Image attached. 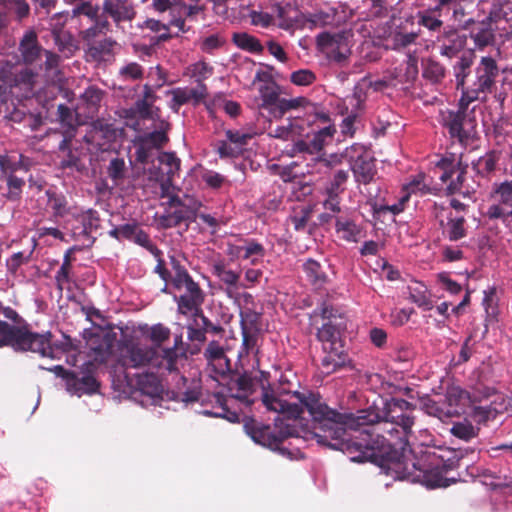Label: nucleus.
Listing matches in <instances>:
<instances>
[{
	"label": "nucleus",
	"mask_w": 512,
	"mask_h": 512,
	"mask_svg": "<svg viewBox=\"0 0 512 512\" xmlns=\"http://www.w3.org/2000/svg\"><path fill=\"white\" fill-rule=\"evenodd\" d=\"M46 194L48 197V205L52 209L54 216L63 217L69 213L68 202L64 195L50 190H48Z\"/></svg>",
	"instance_id": "09e8293b"
},
{
	"label": "nucleus",
	"mask_w": 512,
	"mask_h": 512,
	"mask_svg": "<svg viewBox=\"0 0 512 512\" xmlns=\"http://www.w3.org/2000/svg\"><path fill=\"white\" fill-rule=\"evenodd\" d=\"M165 197H168V206L169 207H184L188 210L190 214H193L195 217L197 216L198 210L201 208L202 203L197 198H195L192 195L183 194H172L167 195Z\"/></svg>",
	"instance_id": "473e14b6"
},
{
	"label": "nucleus",
	"mask_w": 512,
	"mask_h": 512,
	"mask_svg": "<svg viewBox=\"0 0 512 512\" xmlns=\"http://www.w3.org/2000/svg\"><path fill=\"white\" fill-rule=\"evenodd\" d=\"M479 25L477 29L470 32V37L478 49H483L494 42L495 35L491 25L482 24V21Z\"/></svg>",
	"instance_id": "ea45409f"
},
{
	"label": "nucleus",
	"mask_w": 512,
	"mask_h": 512,
	"mask_svg": "<svg viewBox=\"0 0 512 512\" xmlns=\"http://www.w3.org/2000/svg\"><path fill=\"white\" fill-rule=\"evenodd\" d=\"M472 64V54L461 56L459 60L454 64L453 71L456 79L457 90L465 87L466 78L470 75Z\"/></svg>",
	"instance_id": "f704fd0d"
},
{
	"label": "nucleus",
	"mask_w": 512,
	"mask_h": 512,
	"mask_svg": "<svg viewBox=\"0 0 512 512\" xmlns=\"http://www.w3.org/2000/svg\"><path fill=\"white\" fill-rule=\"evenodd\" d=\"M225 42V38L222 35L216 33L202 39L199 47L202 52L212 54L215 50H218L224 46Z\"/></svg>",
	"instance_id": "e2e57ef3"
},
{
	"label": "nucleus",
	"mask_w": 512,
	"mask_h": 512,
	"mask_svg": "<svg viewBox=\"0 0 512 512\" xmlns=\"http://www.w3.org/2000/svg\"><path fill=\"white\" fill-rule=\"evenodd\" d=\"M206 7L203 4L186 3L184 0L177 1L174 14L170 18V25L176 27L179 32L185 34L191 29L187 21L196 22L199 15H204Z\"/></svg>",
	"instance_id": "9b49d317"
},
{
	"label": "nucleus",
	"mask_w": 512,
	"mask_h": 512,
	"mask_svg": "<svg viewBox=\"0 0 512 512\" xmlns=\"http://www.w3.org/2000/svg\"><path fill=\"white\" fill-rule=\"evenodd\" d=\"M498 161V152L492 150L472 162V168L478 176L489 177L496 170Z\"/></svg>",
	"instance_id": "7c9ffc66"
},
{
	"label": "nucleus",
	"mask_w": 512,
	"mask_h": 512,
	"mask_svg": "<svg viewBox=\"0 0 512 512\" xmlns=\"http://www.w3.org/2000/svg\"><path fill=\"white\" fill-rule=\"evenodd\" d=\"M0 314L13 323L0 320V347L7 346L14 351H31L45 355L49 335L32 332L29 324L11 307L0 306Z\"/></svg>",
	"instance_id": "7ed1b4c3"
},
{
	"label": "nucleus",
	"mask_w": 512,
	"mask_h": 512,
	"mask_svg": "<svg viewBox=\"0 0 512 512\" xmlns=\"http://www.w3.org/2000/svg\"><path fill=\"white\" fill-rule=\"evenodd\" d=\"M290 81L297 86H308L316 81V75L312 70L300 69L291 73Z\"/></svg>",
	"instance_id": "338daca9"
},
{
	"label": "nucleus",
	"mask_w": 512,
	"mask_h": 512,
	"mask_svg": "<svg viewBox=\"0 0 512 512\" xmlns=\"http://www.w3.org/2000/svg\"><path fill=\"white\" fill-rule=\"evenodd\" d=\"M302 270L307 281L316 288H322L329 283V276L324 266L315 259H306L302 264Z\"/></svg>",
	"instance_id": "a878e982"
},
{
	"label": "nucleus",
	"mask_w": 512,
	"mask_h": 512,
	"mask_svg": "<svg viewBox=\"0 0 512 512\" xmlns=\"http://www.w3.org/2000/svg\"><path fill=\"white\" fill-rule=\"evenodd\" d=\"M116 340V334L109 330L97 328L86 336L87 347L92 351L96 361L106 362Z\"/></svg>",
	"instance_id": "9d476101"
},
{
	"label": "nucleus",
	"mask_w": 512,
	"mask_h": 512,
	"mask_svg": "<svg viewBox=\"0 0 512 512\" xmlns=\"http://www.w3.org/2000/svg\"><path fill=\"white\" fill-rule=\"evenodd\" d=\"M104 92L96 87L89 86L81 95V100L85 103L87 113L93 115L98 112Z\"/></svg>",
	"instance_id": "a19ab883"
},
{
	"label": "nucleus",
	"mask_w": 512,
	"mask_h": 512,
	"mask_svg": "<svg viewBox=\"0 0 512 512\" xmlns=\"http://www.w3.org/2000/svg\"><path fill=\"white\" fill-rule=\"evenodd\" d=\"M478 399L475 394H470L459 386H452L447 389L446 401L449 410L458 409L460 414L465 413V409L474 405Z\"/></svg>",
	"instance_id": "393cba45"
},
{
	"label": "nucleus",
	"mask_w": 512,
	"mask_h": 512,
	"mask_svg": "<svg viewBox=\"0 0 512 512\" xmlns=\"http://www.w3.org/2000/svg\"><path fill=\"white\" fill-rule=\"evenodd\" d=\"M204 357L219 375L231 372L230 360L227 358L223 347L217 341H211L204 351Z\"/></svg>",
	"instance_id": "4be33fe9"
},
{
	"label": "nucleus",
	"mask_w": 512,
	"mask_h": 512,
	"mask_svg": "<svg viewBox=\"0 0 512 512\" xmlns=\"http://www.w3.org/2000/svg\"><path fill=\"white\" fill-rule=\"evenodd\" d=\"M240 328L241 331L261 332V314L249 308L241 310Z\"/></svg>",
	"instance_id": "79ce46f5"
},
{
	"label": "nucleus",
	"mask_w": 512,
	"mask_h": 512,
	"mask_svg": "<svg viewBox=\"0 0 512 512\" xmlns=\"http://www.w3.org/2000/svg\"><path fill=\"white\" fill-rule=\"evenodd\" d=\"M423 404L427 414L437 417L441 421H444L445 419L451 418L456 415H460V411L458 409H448L445 411L437 402L430 398H427Z\"/></svg>",
	"instance_id": "864d4df0"
},
{
	"label": "nucleus",
	"mask_w": 512,
	"mask_h": 512,
	"mask_svg": "<svg viewBox=\"0 0 512 512\" xmlns=\"http://www.w3.org/2000/svg\"><path fill=\"white\" fill-rule=\"evenodd\" d=\"M191 77L195 78L196 86L206 85L204 81L213 74V67L205 61L192 64L189 68Z\"/></svg>",
	"instance_id": "5fc2aeb1"
},
{
	"label": "nucleus",
	"mask_w": 512,
	"mask_h": 512,
	"mask_svg": "<svg viewBox=\"0 0 512 512\" xmlns=\"http://www.w3.org/2000/svg\"><path fill=\"white\" fill-rule=\"evenodd\" d=\"M406 190L408 193L401 198L399 203L391 205V206H383L380 208V210H386L392 212L394 215L399 214L404 210V204L409 199V195L411 193H417L420 192L421 194H425L427 189L426 185L422 182L421 179H415L407 184Z\"/></svg>",
	"instance_id": "c9c22d12"
},
{
	"label": "nucleus",
	"mask_w": 512,
	"mask_h": 512,
	"mask_svg": "<svg viewBox=\"0 0 512 512\" xmlns=\"http://www.w3.org/2000/svg\"><path fill=\"white\" fill-rule=\"evenodd\" d=\"M349 362L347 352L343 345L322 348L320 367L325 374H331L344 367Z\"/></svg>",
	"instance_id": "a211bd4d"
},
{
	"label": "nucleus",
	"mask_w": 512,
	"mask_h": 512,
	"mask_svg": "<svg viewBox=\"0 0 512 512\" xmlns=\"http://www.w3.org/2000/svg\"><path fill=\"white\" fill-rule=\"evenodd\" d=\"M228 390L232 397L245 403L247 406L255 403V398H251L255 393L254 379L247 371L243 373L231 372Z\"/></svg>",
	"instance_id": "f8f14e48"
},
{
	"label": "nucleus",
	"mask_w": 512,
	"mask_h": 512,
	"mask_svg": "<svg viewBox=\"0 0 512 512\" xmlns=\"http://www.w3.org/2000/svg\"><path fill=\"white\" fill-rule=\"evenodd\" d=\"M25 185V181L22 178L16 177L13 174H10L7 177V186L8 193L6 195L7 199L11 201H16L20 198L22 193V188Z\"/></svg>",
	"instance_id": "69168bd1"
},
{
	"label": "nucleus",
	"mask_w": 512,
	"mask_h": 512,
	"mask_svg": "<svg viewBox=\"0 0 512 512\" xmlns=\"http://www.w3.org/2000/svg\"><path fill=\"white\" fill-rule=\"evenodd\" d=\"M409 299L424 310H431L433 308V303L428 295V289L421 283L409 287Z\"/></svg>",
	"instance_id": "37998d69"
},
{
	"label": "nucleus",
	"mask_w": 512,
	"mask_h": 512,
	"mask_svg": "<svg viewBox=\"0 0 512 512\" xmlns=\"http://www.w3.org/2000/svg\"><path fill=\"white\" fill-rule=\"evenodd\" d=\"M440 43V54L442 56L452 58L464 47L465 38L462 36L454 38V40L443 41Z\"/></svg>",
	"instance_id": "0e129e2a"
},
{
	"label": "nucleus",
	"mask_w": 512,
	"mask_h": 512,
	"mask_svg": "<svg viewBox=\"0 0 512 512\" xmlns=\"http://www.w3.org/2000/svg\"><path fill=\"white\" fill-rule=\"evenodd\" d=\"M214 150L221 159L237 158L243 153L238 146H234L227 139L217 140L214 144Z\"/></svg>",
	"instance_id": "13d9d810"
},
{
	"label": "nucleus",
	"mask_w": 512,
	"mask_h": 512,
	"mask_svg": "<svg viewBox=\"0 0 512 512\" xmlns=\"http://www.w3.org/2000/svg\"><path fill=\"white\" fill-rule=\"evenodd\" d=\"M254 379V389H261L260 402L270 412L282 414L289 418H302L303 413L311 416V423L304 427V435L319 437L321 442H331V435L340 433L341 423L349 416L341 415L337 410L330 408L319 392L304 389L291 392L282 385L270 383V373L259 371Z\"/></svg>",
	"instance_id": "f03ea898"
},
{
	"label": "nucleus",
	"mask_w": 512,
	"mask_h": 512,
	"mask_svg": "<svg viewBox=\"0 0 512 512\" xmlns=\"http://www.w3.org/2000/svg\"><path fill=\"white\" fill-rule=\"evenodd\" d=\"M442 125L448 130L449 135L453 139H457L460 143H466L471 132L465 129V124H473L474 118L467 120V115L459 111L447 110L441 113Z\"/></svg>",
	"instance_id": "ddd939ff"
},
{
	"label": "nucleus",
	"mask_w": 512,
	"mask_h": 512,
	"mask_svg": "<svg viewBox=\"0 0 512 512\" xmlns=\"http://www.w3.org/2000/svg\"><path fill=\"white\" fill-rule=\"evenodd\" d=\"M42 54L45 56V61L40 68L44 69L46 77L50 78L58 72L61 58L58 54L46 49L43 50Z\"/></svg>",
	"instance_id": "680f3d73"
},
{
	"label": "nucleus",
	"mask_w": 512,
	"mask_h": 512,
	"mask_svg": "<svg viewBox=\"0 0 512 512\" xmlns=\"http://www.w3.org/2000/svg\"><path fill=\"white\" fill-rule=\"evenodd\" d=\"M414 405L404 399L391 398L382 401V406H373L356 413H341L352 419H344L340 433L331 435V442H321L319 437L304 435V427L311 423V416L289 418L294 424L277 422L265 424L254 418L244 423L251 439L280 455L291 458L292 452L283 446L290 437L316 440L318 444L342 451L352 462H372L399 479L421 483L428 488L447 487L445 474L452 468L443 455L434 448L420 451L416 457L408 448L409 437L415 424Z\"/></svg>",
	"instance_id": "f257e3e1"
},
{
	"label": "nucleus",
	"mask_w": 512,
	"mask_h": 512,
	"mask_svg": "<svg viewBox=\"0 0 512 512\" xmlns=\"http://www.w3.org/2000/svg\"><path fill=\"white\" fill-rule=\"evenodd\" d=\"M170 336L171 331L167 326L161 323L151 326L147 335L153 344L150 348H156L159 354H161V349H164L162 345L169 340Z\"/></svg>",
	"instance_id": "c03bdc74"
},
{
	"label": "nucleus",
	"mask_w": 512,
	"mask_h": 512,
	"mask_svg": "<svg viewBox=\"0 0 512 512\" xmlns=\"http://www.w3.org/2000/svg\"><path fill=\"white\" fill-rule=\"evenodd\" d=\"M18 50L23 63L32 65L41 59L43 48L38 42L37 34L34 30L26 31L19 42Z\"/></svg>",
	"instance_id": "6ab92c4d"
},
{
	"label": "nucleus",
	"mask_w": 512,
	"mask_h": 512,
	"mask_svg": "<svg viewBox=\"0 0 512 512\" xmlns=\"http://www.w3.org/2000/svg\"><path fill=\"white\" fill-rule=\"evenodd\" d=\"M451 433L462 440L469 441L470 439L477 436L474 426L468 422L455 423L451 428Z\"/></svg>",
	"instance_id": "774afa93"
},
{
	"label": "nucleus",
	"mask_w": 512,
	"mask_h": 512,
	"mask_svg": "<svg viewBox=\"0 0 512 512\" xmlns=\"http://www.w3.org/2000/svg\"><path fill=\"white\" fill-rule=\"evenodd\" d=\"M32 254H33V249L29 250L28 252L19 251V252L13 253L6 260L7 271L12 275H16L21 266L28 264L30 262Z\"/></svg>",
	"instance_id": "603ef678"
},
{
	"label": "nucleus",
	"mask_w": 512,
	"mask_h": 512,
	"mask_svg": "<svg viewBox=\"0 0 512 512\" xmlns=\"http://www.w3.org/2000/svg\"><path fill=\"white\" fill-rule=\"evenodd\" d=\"M317 340L321 343V348L327 349L330 346L343 345L341 339V328L337 322H325L317 329Z\"/></svg>",
	"instance_id": "cd10ccee"
},
{
	"label": "nucleus",
	"mask_w": 512,
	"mask_h": 512,
	"mask_svg": "<svg viewBox=\"0 0 512 512\" xmlns=\"http://www.w3.org/2000/svg\"><path fill=\"white\" fill-rule=\"evenodd\" d=\"M440 16L441 12L434 11V7L420 11L417 13L418 24L429 31H440L443 26V21L439 18Z\"/></svg>",
	"instance_id": "58836bf2"
},
{
	"label": "nucleus",
	"mask_w": 512,
	"mask_h": 512,
	"mask_svg": "<svg viewBox=\"0 0 512 512\" xmlns=\"http://www.w3.org/2000/svg\"><path fill=\"white\" fill-rule=\"evenodd\" d=\"M232 42L241 50L261 54L264 50L261 42L255 37L246 32H235L232 35Z\"/></svg>",
	"instance_id": "2f4dec72"
},
{
	"label": "nucleus",
	"mask_w": 512,
	"mask_h": 512,
	"mask_svg": "<svg viewBox=\"0 0 512 512\" xmlns=\"http://www.w3.org/2000/svg\"><path fill=\"white\" fill-rule=\"evenodd\" d=\"M446 74L445 67L438 61L429 59L423 69V77L432 83H440Z\"/></svg>",
	"instance_id": "8fccbe9b"
},
{
	"label": "nucleus",
	"mask_w": 512,
	"mask_h": 512,
	"mask_svg": "<svg viewBox=\"0 0 512 512\" xmlns=\"http://www.w3.org/2000/svg\"><path fill=\"white\" fill-rule=\"evenodd\" d=\"M167 94L172 96V99L169 103L170 109L178 113L181 106L192 103L193 106L199 105L203 102L208 96V88L207 85H200V87L188 88V87H178L172 90H169Z\"/></svg>",
	"instance_id": "4468645a"
},
{
	"label": "nucleus",
	"mask_w": 512,
	"mask_h": 512,
	"mask_svg": "<svg viewBox=\"0 0 512 512\" xmlns=\"http://www.w3.org/2000/svg\"><path fill=\"white\" fill-rule=\"evenodd\" d=\"M102 10L103 15L110 17L116 25L132 21L136 16V10L131 0H104Z\"/></svg>",
	"instance_id": "dca6fc26"
},
{
	"label": "nucleus",
	"mask_w": 512,
	"mask_h": 512,
	"mask_svg": "<svg viewBox=\"0 0 512 512\" xmlns=\"http://www.w3.org/2000/svg\"><path fill=\"white\" fill-rule=\"evenodd\" d=\"M44 335H49V340H48V348L45 350V355H42L43 357L54 358V355H53L54 350H58L63 353L77 350V346L74 344L73 340L67 335H63L61 340H57L54 343H51L52 335L50 332H47Z\"/></svg>",
	"instance_id": "de8ad7c7"
},
{
	"label": "nucleus",
	"mask_w": 512,
	"mask_h": 512,
	"mask_svg": "<svg viewBox=\"0 0 512 512\" xmlns=\"http://www.w3.org/2000/svg\"><path fill=\"white\" fill-rule=\"evenodd\" d=\"M66 387L70 393L81 396L83 394L96 393L99 389V383L95 377L90 374H84L82 377H78L76 372H73Z\"/></svg>",
	"instance_id": "bb28decb"
},
{
	"label": "nucleus",
	"mask_w": 512,
	"mask_h": 512,
	"mask_svg": "<svg viewBox=\"0 0 512 512\" xmlns=\"http://www.w3.org/2000/svg\"><path fill=\"white\" fill-rule=\"evenodd\" d=\"M116 44V41L111 38L92 41L87 45V53L93 60L103 61L113 55V48Z\"/></svg>",
	"instance_id": "c756f323"
},
{
	"label": "nucleus",
	"mask_w": 512,
	"mask_h": 512,
	"mask_svg": "<svg viewBox=\"0 0 512 512\" xmlns=\"http://www.w3.org/2000/svg\"><path fill=\"white\" fill-rule=\"evenodd\" d=\"M212 273L219 278L220 281L230 287H236L240 279V273L228 269L223 259L214 261L212 264Z\"/></svg>",
	"instance_id": "72a5a7b5"
},
{
	"label": "nucleus",
	"mask_w": 512,
	"mask_h": 512,
	"mask_svg": "<svg viewBox=\"0 0 512 512\" xmlns=\"http://www.w3.org/2000/svg\"><path fill=\"white\" fill-rule=\"evenodd\" d=\"M345 160L350 164L355 181L367 185L377 175L376 160L362 144L354 143L344 151Z\"/></svg>",
	"instance_id": "20e7f679"
},
{
	"label": "nucleus",
	"mask_w": 512,
	"mask_h": 512,
	"mask_svg": "<svg viewBox=\"0 0 512 512\" xmlns=\"http://www.w3.org/2000/svg\"><path fill=\"white\" fill-rule=\"evenodd\" d=\"M260 334L261 332L241 331L242 344L239 352L240 357L258 353Z\"/></svg>",
	"instance_id": "49530a36"
},
{
	"label": "nucleus",
	"mask_w": 512,
	"mask_h": 512,
	"mask_svg": "<svg viewBox=\"0 0 512 512\" xmlns=\"http://www.w3.org/2000/svg\"><path fill=\"white\" fill-rule=\"evenodd\" d=\"M37 76L38 74L30 68H23L15 74L11 73L10 67L0 70V81L11 90L19 89L20 96L24 98L34 94Z\"/></svg>",
	"instance_id": "6e6552de"
},
{
	"label": "nucleus",
	"mask_w": 512,
	"mask_h": 512,
	"mask_svg": "<svg viewBox=\"0 0 512 512\" xmlns=\"http://www.w3.org/2000/svg\"><path fill=\"white\" fill-rule=\"evenodd\" d=\"M173 288L178 291L184 290L182 294L174 297L178 314L188 316L201 311L206 294L192 276L173 285Z\"/></svg>",
	"instance_id": "39448f33"
},
{
	"label": "nucleus",
	"mask_w": 512,
	"mask_h": 512,
	"mask_svg": "<svg viewBox=\"0 0 512 512\" xmlns=\"http://www.w3.org/2000/svg\"><path fill=\"white\" fill-rule=\"evenodd\" d=\"M136 386L138 391L156 404L162 399L163 386L157 375L153 373H142L137 376Z\"/></svg>",
	"instance_id": "412c9836"
},
{
	"label": "nucleus",
	"mask_w": 512,
	"mask_h": 512,
	"mask_svg": "<svg viewBox=\"0 0 512 512\" xmlns=\"http://www.w3.org/2000/svg\"><path fill=\"white\" fill-rule=\"evenodd\" d=\"M447 224L444 234L450 241H459L466 237L467 229L465 227L466 220L464 217H447Z\"/></svg>",
	"instance_id": "e433bc0d"
},
{
	"label": "nucleus",
	"mask_w": 512,
	"mask_h": 512,
	"mask_svg": "<svg viewBox=\"0 0 512 512\" xmlns=\"http://www.w3.org/2000/svg\"><path fill=\"white\" fill-rule=\"evenodd\" d=\"M316 42L319 50L326 58L338 65H345L351 55L348 36L345 32H322L317 35Z\"/></svg>",
	"instance_id": "423d86ee"
},
{
	"label": "nucleus",
	"mask_w": 512,
	"mask_h": 512,
	"mask_svg": "<svg viewBox=\"0 0 512 512\" xmlns=\"http://www.w3.org/2000/svg\"><path fill=\"white\" fill-rule=\"evenodd\" d=\"M256 79L263 81V84L259 86V95L262 103L260 108L266 109L274 117V108L278 107L281 98L279 97V87L271 79L263 80L262 75L257 73Z\"/></svg>",
	"instance_id": "5701e85b"
},
{
	"label": "nucleus",
	"mask_w": 512,
	"mask_h": 512,
	"mask_svg": "<svg viewBox=\"0 0 512 512\" xmlns=\"http://www.w3.org/2000/svg\"><path fill=\"white\" fill-rule=\"evenodd\" d=\"M418 73V57L415 53H408L407 59L392 71L391 77L399 84H412Z\"/></svg>",
	"instance_id": "b1692460"
},
{
	"label": "nucleus",
	"mask_w": 512,
	"mask_h": 512,
	"mask_svg": "<svg viewBox=\"0 0 512 512\" xmlns=\"http://www.w3.org/2000/svg\"><path fill=\"white\" fill-rule=\"evenodd\" d=\"M311 105V102L306 97H296L292 99L281 98L278 107L274 108V118L280 119L287 111L305 108Z\"/></svg>",
	"instance_id": "a18cd8bd"
},
{
	"label": "nucleus",
	"mask_w": 512,
	"mask_h": 512,
	"mask_svg": "<svg viewBox=\"0 0 512 512\" xmlns=\"http://www.w3.org/2000/svg\"><path fill=\"white\" fill-rule=\"evenodd\" d=\"M107 173L109 178L114 182V184H119L125 178L126 164L124 159H111L107 167Z\"/></svg>",
	"instance_id": "bf43d9fd"
},
{
	"label": "nucleus",
	"mask_w": 512,
	"mask_h": 512,
	"mask_svg": "<svg viewBox=\"0 0 512 512\" xmlns=\"http://www.w3.org/2000/svg\"><path fill=\"white\" fill-rule=\"evenodd\" d=\"M158 161L161 165L162 176L161 182V196L165 197L169 191L174 176L179 172L181 160L174 152H162L158 156Z\"/></svg>",
	"instance_id": "f3484780"
},
{
	"label": "nucleus",
	"mask_w": 512,
	"mask_h": 512,
	"mask_svg": "<svg viewBox=\"0 0 512 512\" xmlns=\"http://www.w3.org/2000/svg\"><path fill=\"white\" fill-rule=\"evenodd\" d=\"M242 248V258L251 259V264L253 265L257 263V259L253 258L254 256L262 258L265 255L264 246L255 240H245V245Z\"/></svg>",
	"instance_id": "052dcab7"
},
{
	"label": "nucleus",
	"mask_w": 512,
	"mask_h": 512,
	"mask_svg": "<svg viewBox=\"0 0 512 512\" xmlns=\"http://www.w3.org/2000/svg\"><path fill=\"white\" fill-rule=\"evenodd\" d=\"M119 76L125 81L141 80L144 76V68L137 62H129L119 69Z\"/></svg>",
	"instance_id": "4d7b16f0"
},
{
	"label": "nucleus",
	"mask_w": 512,
	"mask_h": 512,
	"mask_svg": "<svg viewBox=\"0 0 512 512\" xmlns=\"http://www.w3.org/2000/svg\"><path fill=\"white\" fill-rule=\"evenodd\" d=\"M311 214L312 209L310 207H302L299 210H294V213L289 217V222L296 231L305 232Z\"/></svg>",
	"instance_id": "6e6d98bb"
},
{
	"label": "nucleus",
	"mask_w": 512,
	"mask_h": 512,
	"mask_svg": "<svg viewBox=\"0 0 512 512\" xmlns=\"http://www.w3.org/2000/svg\"><path fill=\"white\" fill-rule=\"evenodd\" d=\"M0 10L10 18L14 14L18 20L27 17L30 7L26 0H0Z\"/></svg>",
	"instance_id": "4c0bfd02"
},
{
	"label": "nucleus",
	"mask_w": 512,
	"mask_h": 512,
	"mask_svg": "<svg viewBox=\"0 0 512 512\" xmlns=\"http://www.w3.org/2000/svg\"><path fill=\"white\" fill-rule=\"evenodd\" d=\"M459 90H461L462 95L458 102L457 111L464 113L466 115H467L469 105L472 102H474L476 100H482V101L486 100L485 96L481 97V94L478 91H476L474 88H472L471 86H465L463 88H460Z\"/></svg>",
	"instance_id": "3c124183"
},
{
	"label": "nucleus",
	"mask_w": 512,
	"mask_h": 512,
	"mask_svg": "<svg viewBox=\"0 0 512 512\" xmlns=\"http://www.w3.org/2000/svg\"><path fill=\"white\" fill-rule=\"evenodd\" d=\"M335 232L339 239L357 243L363 237L362 227L349 215L335 216Z\"/></svg>",
	"instance_id": "aec40b11"
},
{
	"label": "nucleus",
	"mask_w": 512,
	"mask_h": 512,
	"mask_svg": "<svg viewBox=\"0 0 512 512\" xmlns=\"http://www.w3.org/2000/svg\"><path fill=\"white\" fill-rule=\"evenodd\" d=\"M498 76L499 68L496 60L489 56L482 57L475 68V80L471 87L486 97L487 94L492 93Z\"/></svg>",
	"instance_id": "1a4fd4ad"
},
{
	"label": "nucleus",
	"mask_w": 512,
	"mask_h": 512,
	"mask_svg": "<svg viewBox=\"0 0 512 512\" xmlns=\"http://www.w3.org/2000/svg\"><path fill=\"white\" fill-rule=\"evenodd\" d=\"M161 360V355L156 348L131 344L122 349L119 363L124 368H139L151 365L165 370V365L162 364Z\"/></svg>",
	"instance_id": "0eeeda50"
},
{
	"label": "nucleus",
	"mask_w": 512,
	"mask_h": 512,
	"mask_svg": "<svg viewBox=\"0 0 512 512\" xmlns=\"http://www.w3.org/2000/svg\"><path fill=\"white\" fill-rule=\"evenodd\" d=\"M182 334L175 335L174 344L170 348L161 349L162 364L169 373L178 371V361L180 357L185 356V352H179L182 345Z\"/></svg>",
	"instance_id": "c85d7f7f"
},
{
	"label": "nucleus",
	"mask_w": 512,
	"mask_h": 512,
	"mask_svg": "<svg viewBox=\"0 0 512 512\" xmlns=\"http://www.w3.org/2000/svg\"><path fill=\"white\" fill-rule=\"evenodd\" d=\"M335 128L327 126L308 136L307 139L298 140L293 145L295 153L317 154L332 140Z\"/></svg>",
	"instance_id": "2eb2a0df"
}]
</instances>
